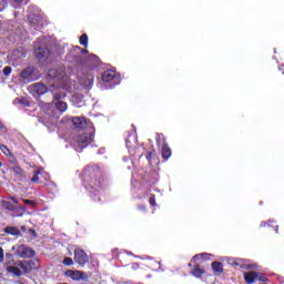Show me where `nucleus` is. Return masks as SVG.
<instances>
[{
	"label": "nucleus",
	"mask_w": 284,
	"mask_h": 284,
	"mask_svg": "<svg viewBox=\"0 0 284 284\" xmlns=\"http://www.w3.org/2000/svg\"><path fill=\"white\" fill-rule=\"evenodd\" d=\"M139 263H133L132 265H131V268L132 270H134V271H136V270H139Z\"/></svg>",
	"instance_id": "nucleus-40"
},
{
	"label": "nucleus",
	"mask_w": 284,
	"mask_h": 284,
	"mask_svg": "<svg viewBox=\"0 0 284 284\" xmlns=\"http://www.w3.org/2000/svg\"><path fill=\"white\" fill-rule=\"evenodd\" d=\"M226 262H227L229 265H234V263H236V258L229 257V258H226Z\"/></svg>",
	"instance_id": "nucleus-37"
},
{
	"label": "nucleus",
	"mask_w": 284,
	"mask_h": 284,
	"mask_svg": "<svg viewBox=\"0 0 284 284\" xmlns=\"http://www.w3.org/2000/svg\"><path fill=\"white\" fill-rule=\"evenodd\" d=\"M63 265H74V261L72 260V257H64V260L62 261Z\"/></svg>",
	"instance_id": "nucleus-31"
},
{
	"label": "nucleus",
	"mask_w": 284,
	"mask_h": 284,
	"mask_svg": "<svg viewBox=\"0 0 284 284\" xmlns=\"http://www.w3.org/2000/svg\"><path fill=\"white\" fill-rule=\"evenodd\" d=\"M101 90H112L121 84V74L114 70H106L101 75Z\"/></svg>",
	"instance_id": "nucleus-4"
},
{
	"label": "nucleus",
	"mask_w": 284,
	"mask_h": 284,
	"mask_svg": "<svg viewBox=\"0 0 284 284\" xmlns=\"http://www.w3.org/2000/svg\"><path fill=\"white\" fill-rule=\"evenodd\" d=\"M12 203H19V201L17 200V197H11Z\"/></svg>",
	"instance_id": "nucleus-46"
},
{
	"label": "nucleus",
	"mask_w": 284,
	"mask_h": 284,
	"mask_svg": "<svg viewBox=\"0 0 284 284\" xmlns=\"http://www.w3.org/2000/svg\"><path fill=\"white\" fill-rule=\"evenodd\" d=\"M149 203L152 207H155L156 205V197H154V195H152L150 199H149Z\"/></svg>",
	"instance_id": "nucleus-35"
},
{
	"label": "nucleus",
	"mask_w": 284,
	"mask_h": 284,
	"mask_svg": "<svg viewBox=\"0 0 284 284\" xmlns=\"http://www.w3.org/2000/svg\"><path fill=\"white\" fill-rule=\"evenodd\" d=\"M210 258V254L207 253H200L193 256L192 261H207Z\"/></svg>",
	"instance_id": "nucleus-24"
},
{
	"label": "nucleus",
	"mask_w": 284,
	"mask_h": 284,
	"mask_svg": "<svg viewBox=\"0 0 284 284\" xmlns=\"http://www.w3.org/2000/svg\"><path fill=\"white\" fill-rule=\"evenodd\" d=\"M244 281L247 284H254V281H260L261 283H267V277L263 273L256 271H250L244 274Z\"/></svg>",
	"instance_id": "nucleus-10"
},
{
	"label": "nucleus",
	"mask_w": 284,
	"mask_h": 284,
	"mask_svg": "<svg viewBox=\"0 0 284 284\" xmlns=\"http://www.w3.org/2000/svg\"><path fill=\"white\" fill-rule=\"evenodd\" d=\"M11 170L16 181H26V171L21 166L14 165Z\"/></svg>",
	"instance_id": "nucleus-18"
},
{
	"label": "nucleus",
	"mask_w": 284,
	"mask_h": 284,
	"mask_svg": "<svg viewBox=\"0 0 284 284\" xmlns=\"http://www.w3.org/2000/svg\"><path fill=\"white\" fill-rule=\"evenodd\" d=\"M8 6V2L6 0H0V12H3Z\"/></svg>",
	"instance_id": "nucleus-34"
},
{
	"label": "nucleus",
	"mask_w": 284,
	"mask_h": 284,
	"mask_svg": "<svg viewBox=\"0 0 284 284\" xmlns=\"http://www.w3.org/2000/svg\"><path fill=\"white\" fill-rule=\"evenodd\" d=\"M1 165H2V164H1V162H0V168H1Z\"/></svg>",
	"instance_id": "nucleus-53"
},
{
	"label": "nucleus",
	"mask_w": 284,
	"mask_h": 284,
	"mask_svg": "<svg viewBox=\"0 0 284 284\" xmlns=\"http://www.w3.org/2000/svg\"><path fill=\"white\" fill-rule=\"evenodd\" d=\"M71 123L75 130H83L88 125V121L83 116L72 118Z\"/></svg>",
	"instance_id": "nucleus-17"
},
{
	"label": "nucleus",
	"mask_w": 284,
	"mask_h": 284,
	"mask_svg": "<svg viewBox=\"0 0 284 284\" xmlns=\"http://www.w3.org/2000/svg\"><path fill=\"white\" fill-rule=\"evenodd\" d=\"M10 265H17V263L14 262V255L12 253H6L3 267H10Z\"/></svg>",
	"instance_id": "nucleus-20"
},
{
	"label": "nucleus",
	"mask_w": 284,
	"mask_h": 284,
	"mask_svg": "<svg viewBox=\"0 0 284 284\" xmlns=\"http://www.w3.org/2000/svg\"><path fill=\"white\" fill-rule=\"evenodd\" d=\"M26 57L27 53L26 51H23V49H16L11 52V61H13V63H16L17 65H19V63H21V61H23Z\"/></svg>",
	"instance_id": "nucleus-16"
},
{
	"label": "nucleus",
	"mask_w": 284,
	"mask_h": 284,
	"mask_svg": "<svg viewBox=\"0 0 284 284\" xmlns=\"http://www.w3.org/2000/svg\"><path fill=\"white\" fill-rule=\"evenodd\" d=\"M2 206L6 209V210H9L12 212V210H14V205H12V203L8 202V201H3L2 202Z\"/></svg>",
	"instance_id": "nucleus-30"
},
{
	"label": "nucleus",
	"mask_w": 284,
	"mask_h": 284,
	"mask_svg": "<svg viewBox=\"0 0 284 284\" xmlns=\"http://www.w3.org/2000/svg\"><path fill=\"white\" fill-rule=\"evenodd\" d=\"M139 210H141V212H145V205H141V206H139Z\"/></svg>",
	"instance_id": "nucleus-44"
},
{
	"label": "nucleus",
	"mask_w": 284,
	"mask_h": 284,
	"mask_svg": "<svg viewBox=\"0 0 284 284\" xmlns=\"http://www.w3.org/2000/svg\"><path fill=\"white\" fill-rule=\"evenodd\" d=\"M128 256H134V254L130 251H124Z\"/></svg>",
	"instance_id": "nucleus-45"
},
{
	"label": "nucleus",
	"mask_w": 284,
	"mask_h": 284,
	"mask_svg": "<svg viewBox=\"0 0 284 284\" xmlns=\"http://www.w3.org/2000/svg\"><path fill=\"white\" fill-rule=\"evenodd\" d=\"M16 34L17 37H19V39H23V37H26V31H22L21 29H17Z\"/></svg>",
	"instance_id": "nucleus-33"
},
{
	"label": "nucleus",
	"mask_w": 284,
	"mask_h": 284,
	"mask_svg": "<svg viewBox=\"0 0 284 284\" xmlns=\"http://www.w3.org/2000/svg\"><path fill=\"white\" fill-rule=\"evenodd\" d=\"M0 68H1V62H0Z\"/></svg>",
	"instance_id": "nucleus-54"
},
{
	"label": "nucleus",
	"mask_w": 284,
	"mask_h": 284,
	"mask_svg": "<svg viewBox=\"0 0 284 284\" xmlns=\"http://www.w3.org/2000/svg\"><path fill=\"white\" fill-rule=\"evenodd\" d=\"M163 141V134H158L156 136V143L159 146H161L162 144V159H164V161H168V159H170V156H172V150L170 149V146H168L165 144V142Z\"/></svg>",
	"instance_id": "nucleus-12"
},
{
	"label": "nucleus",
	"mask_w": 284,
	"mask_h": 284,
	"mask_svg": "<svg viewBox=\"0 0 284 284\" xmlns=\"http://www.w3.org/2000/svg\"><path fill=\"white\" fill-rule=\"evenodd\" d=\"M125 143H126V148H128L129 152L132 154V149H131L132 148V145H131L132 142L130 141V139H126Z\"/></svg>",
	"instance_id": "nucleus-36"
},
{
	"label": "nucleus",
	"mask_w": 284,
	"mask_h": 284,
	"mask_svg": "<svg viewBox=\"0 0 284 284\" xmlns=\"http://www.w3.org/2000/svg\"><path fill=\"white\" fill-rule=\"evenodd\" d=\"M133 139H136V136H135V135H133Z\"/></svg>",
	"instance_id": "nucleus-52"
},
{
	"label": "nucleus",
	"mask_w": 284,
	"mask_h": 284,
	"mask_svg": "<svg viewBox=\"0 0 284 284\" xmlns=\"http://www.w3.org/2000/svg\"><path fill=\"white\" fill-rule=\"evenodd\" d=\"M64 274L68 278H71L72 281H85V278H88L85 273L81 271L68 270Z\"/></svg>",
	"instance_id": "nucleus-15"
},
{
	"label": "nucleus",
	"mask_w": 284,
	"mask_h": 284,
	"mask_svg": "<svg viewBox=\"0 0 284 284\" xmlns=\"http://www.w3.org/2000/svg\"><path fill=\"white\" fill-rule=\"evenodd\" d=\"M33 48L37 59L40 61H47V59H50V49H48V39L45 37H41L33 42Z\"/></svg>",
	"instance_id": "nucleus-6"
},
{
	"label": "nucleus",
	"mask_w": 284,
	"mask_h": 284,
	"mask_svg": "<svg viewBox=\"0 0 284 284\" xmlns=\"http://www.w3.org/2000/svg\"><path fill=\"white\" fill-rule=\"evenodd\" d=\"M212 270L217 275L223 274V263H221V262H213L212 263Z\"/></svg>",
	"instance_id": "nucleus-22"
},
{
	"label": "nucleus",
	"mask_w": 284,
	"mask_h": 284,
	"mask_svg": "<svg viewBox=\"0 0 284 284\" xmlns=\"http://www.w3.org/2000/svg\"><path fill=\"white\" fill-rule=\"evenodd\" d=\"M234 266L235 267H245V266H243V264H241V260H236V258H235Z\"/></svg>",
	"instance_id": "nucleus-39"
},
{
	"label": "nucleus",
	"mask_w": 284,
	"mask_h": 284,
	"mask_svg": "<svg viewBox=\"0 0 284 284\" xmlns=\"http://www.w3.org/2000/svg\"><path fill=\"white\" fill-rule=\"evenodd\" d=\"M12 250L20 258H34V255L37 254L34 250L23 244L13 246Z\"/></svg>",
	"instance_id": "nucleus-8"
},
{
	"label": "nucleus",
	"mask_w": 284,
	"mask_h": 284,
	"mask_svg": "<svg viewBox=\"0 0 284 284\" xmlns=\"http://www.w3.org/2000/svg\"><path fill=\"white\" fill-rule=\"evenodd\" d=\"M70 74H72V70H65V67H55L53 69H50L45 77V81L48 82L49 87H45V84L38 82L32 85V90L33 92H36V94H39L41 97L45 94L48 90H50L51 85H55L57 88H59L57 83H59V81H63V79H68Z\"/></svg>",
	"instance_id": "nucleus-3"
},
{
	"label": "nucleus",
	"mask_w": 284,
	"mask_h": 284,
	"mask_svg": "<svg viewBox=\"0 0 284 284\" xmlns=\"http://www.w3.org/2000/svg\"><path fill=\"white\" fill-rule=\"evenodd\" d=\"M88 50L73 47L65 55V61L71 63L78 73V83L82 90H92L94 87V72L99 68V58L94 54L83 57Z\"/></svg>",
	"instance_id": "nucleus-1"
},
{
	"label": "nucleus",
	"mask_w": 284,
	"mask_h": 284,
	"mask_svg": "<svg viewBox=\"0 0 284 284\" xmlns=\"http://www.w3.org/2000/svg\"><path fill=\"white\" fill-rule=\"evenodd\" d=\"M260 227H273V230H275V232L278 233V225H272V221L262 222L260 224Z\"/></svg>",
	"instance_id": "nucleus-27"
},
{
	"label": "nucleus",
	"mask_w": 284,
	"mask_h": 284,
	"mask_svg": "<svg viewBox=\"0 0 284 284\" xmlns=\"http://www.w3.org/2000/svg\"><path fill=\"white\" fill-rule=\"evenodd\" d=\"M158 272H163V268L159 266Z\"/></svg>",
	"instance_id": "nucleus-49"
},
{
	"label": "nucleus",
	"mask_w": 284,
	"mask_h": 284,
	"mask_svg": "<svg viewBox=\"0 0 284 284\" xmlns=\"http://www.w3.org/2000/svg\"><path fill=\"white\" fill-rule=\"evenodd\" d=\"M3 129V123L0 122V130Z\"/></svg>",
	"instance_id": "nucleus-50"
},
{
	"label": "nucleus",
	"mask_w": 284,
	"mask_h": 284,
	"mask_svg": "<svg viewBox=\"0 0 284 284\" xmlns=\"http://www.w3.org/2000/svg\"><path fill=\"white\" fill-rule=\"evenodd\" d=\"M2 73L4 74V77H10V74H12V67L7 65L3 68Z\"/></svg>",
	"instance_id": "nucleus-29"
},
{
	"label": "nucleus",
	"mask_w": 284,
	"mask_h": 284,
	"mask_svg": "<svg viewBox=\"0 0 284 284\" xmlns=\"http://www.w3.org/2000/svg\"><path fill=\"white\" fill-rule=\"evenodd\" d=\"M26 205H36L34 201L32 200H22Z\"/></svg>",
	"instance_id": "nucleus-38"
},
{
	"label": "nucleus",
	"mask_w": 284,
	"mask_h": 284,
	"mask_svg": "<svg viewBox=\"0 0 284 284\" xmlns=\"http://www.w3.org/2000/svg\"><path fill=\"white\" fill-rule=\"evenodd\" d=\"M44 173L43 169L34 171L33 176L31 178V183H38L39 176H41Z\"/></svg>",
	"instance_id": "nucleus-23"
},
{
	"label": "nucleus",
	"mask_w": 284,
	"mask_h": 284,
	"mask_svg": "<svg viewBox=\"0 0 284 284\" xmlns=\"http://www.w3.org/2000/svg\"><path fill=\"white\" fill-rule=\"evenodd\" d=\"M4 270H7L8 274L11 276L17 277L23 276V274H28V266L22 262H19L16 265L7 266Z\"/></svg>",
	"instance_id": "nucleus-9"
},
{
	"label": "nucleus",
	"mask_w": 284,
	"mask_h": 284,
	"mask_svg": "<svg viewBox=\"0 0 284 284\" xmlns=\"http://www.w3.org/2000/svg\"><path fill=\"white\" fill-rule=\"evenodd\" d=\"M193 276H195V278H201L203 276V270H201V267H199V265L194 266V270L192 271Z\"/></svg>",
	"instance_id": "nucleus-26"
},
{
	"label": "nucleus",
	"mask_w": 284,
	"mask_h": 284,
	"mask_svg": "<svg viewBox=\"0 0 284 284\" xmlns=\"http://www.w3.org/2000/svg\"><path fill=\"white\" fill-rule=\"evenodd\" d=\"M29 23L33 30H41L43 28V18L37 13H30L28 16Z\"/></svg>",
	"instance_id": "nucleus-11"
},
{
	"label": "nucleus",
	"mask_w": 284,
	"mask_h": 284,
	"mask_svg": "<svg viewBox=\"0 0 284 284\" xmlns=\"http://www.w3.org/2000/svg\"><path fill=\"white\" fill-rule=\"evenodd\" d=\"M20 77L23 79V81H27V83L37 81V75L34 74V68L32 67H28L27 69L22 70L20 73Z\"/></svg>",
	"instance_id": "nucleus-14"
},
{
	"label": "nucleus",
	"mask_w": 284,
	"mask_h": 284,
	"mask_svg": "<svg viewBox=\"0 0 284 284\" xmlns=\"http://www.w3.org/2000/svg\"><path fill=\"white\" fill-rule=\"evenodd\" d=\"M6 261V253L3 251V247L0 246V265L4 263Z\"/></svg>",
	"instance_id": "nucleus-32"
},
{
	"label": "nucleus",
	"mask_w": 284,
	"mask_h": 284,
	"mask_svg": "<svg viewBox=\"0 0 284 284\" xmlns=\"http://www.w3.org/2000/svg\"><path fill=\"white\" fill-rule=\"evenodd\" d=\"M138 258H142V260H145V258H146V261H152V257H150V256H148V255H145V256H138Z\"/></svg>",
	"instance_id": "nucleus-41"
},
{
	"label": "nucleus",
	"mask_w": 284,
	"mask_h": 284,
	"mask_svg": "<svg viewBox=\"0 0 284 284\" xmlns=\"http://www.w3.org/2000/svg\"><path fill=\"white\" fill-rule=\"evenodd\" d=\"M91 141H94V133L85 132L82 134H78L73 138L71 145L75 152H81L84 148H88Z\"/></svg>",
	"instance_id": "nucleus-7"
},
{
	"label": "nucleus",
	"mask_w": 284,
	"mask_h": 284,
	"mask_svg": "<svg viewBox=\"0 0 284 284\" xmlns=\"http://www.w3.org/2000/svg\"><path fill=\"white\" fill-rule=\"evenodd\" d=\"M74 261L75 263H78V265L83 266L85 265V263H88V261H90V257H88V254L85 253V251L81 248H75Z\"/></svg>",
	"instance_id": "nucleus-13"
},
{
	"label": "nucleus",
	"mask_w": 284,
	"mask_h": 284,
	"mask_svg": "<svg viewBox=\"0 0 284 284\" xmlns=\"http://www.w3.org/2000/svg\"><path fill=\"white\" fill-rule=\"evenodd\" d=\"M82 183L92 201L95 203H103L105 201V186H103L99 165H89L84 169L82 172Z\"/></svg>",
	"instance_id": "nucleus-2"
},
{
	"label": "nucleus",
	"mask_w": 284,
	"mask_h": 284,
	"mask_svg": "<svg viewBox=\"0 0 284 284\" xmlns=\"http://www.w3.org/2000/svg\"><path fill=\"white\" fill-rule=\"evenodd\" d=\"M152 158V153H150L146 159L150 160Z\"/></svg>",
	"instance_id": "nucleus-48"
},
{
	"label": "nucleus",
	"mask_w": 284,
	"mask_h": 284,
	"mask_svg": "<svg viewBox=\"0 0 284 284\" xmlns=\"http://www.w3.org/2000/svg\"><path fill=\"white\" fill-rule=\"evenodd\" d=\"M0 151L2 152V154H4V156H9V158L13 156L10 149H8V146L4 144H0Z\"/></svg>",
	"instance_id": "nucleus-25"
},
{
	"label": "nucleus",
	"mask_w": 284,
	"mask_h": 284,
	"mask_svg": "<svg viewBox=\"0 0 284 284\" xmlns=\"http://www.w3.org/2000/svg\"><path fill=\"white\" fill-rule=\"evenodd\" d=\"M49 92H52L53 94V103L55 109L63 113L68 110V103H65V101H63V99H65L67 94L63 90H61L60 87H57L54 84H51L49 87Z\"/></svg>",
	"instance_id": "nucleus-5"
},
{
	"label": "nucleus",
	"mask_w": 284,
	"mask_h": 284,
	"mask_svg": "<svg viewBox=\"0 0 284 284\" xmlns=\"http://www.w3.org/2000/svg\"><path fill=\"white\" fill-rule=\"evenodd\" d=\"M21 210L26 211V207H24V206H21Z\"/></svg>",
	"instance_id": "nucleus-51"
},
{
	"label": "nucleus",
	"mask_w": 284,
	"mask_h": 284,
	"mask_svg": "<svg viewBox=\"0 0 284 284\" xmlns=\"http://www.w3.org/2000/svg\"><path fill=\"white\" fill-rule=\"evenodd\" d=\"M283 68H284V65L281 64V65L278 67V70H280V71H283Z\"/></svg>",
	"instance_id": "nucleus-47"
},
{
	"label": "nucleus",
	"mask_w": 284,
	"mask_h": 284,
	"mask_svg": "<svg viewBox=\"0 0 284 284\" xmlns=\"http://www.w3.org/2000/svg\"><path fill=\"white\" fill-rule=\"evenodd\" d=\"M80 45H84V48H88V34L83 33L80 37Z\"/></svg>",
	"instance_id": "nucleus-28"
},
{
	"label": "nucleus",
	"mask_w": 284,
	"mask_h": 284,
	"mask_svg": "<svg viewBox=\"0 0 284 284\" xmlns=\"http://www.w3.org/2000/svg\"><path fill=\"white\" fill-rule=\"evenodd\" d=\"M6 234H10V236H21V231L14 226H8L4 229Z\"/></svg>",
	"instance_id": "nucleus-21"
},
{
	"label": "nucleus",
	"mask_w": 284,
	"mask_h": 284,
	"mask_svg": "<svg viewBox=\"0 0 284 284\" xmlns=\"http://www.w3.org/2000/svg\"><path fill=\"white\" fill-rule=\"evenodd\" d=\"M71 103L75 108H83V105H85V101L83 100V94H80V93L73 94L71 98Z\"/></svg>",
	"instance_id": "nucleus-19"
},
{
	"label": "nucleus",
	"mask_w": 284,
	"mask_h": 284,
	"mask_svg": "<svg viewBox=\"0 0 284 284\" xmlns=\"http://www.w3.org/2000/svg\"><path fill=\"white\" fill-rule=\"evenodd\" d=\"M98 154H105V149H100V150L98 151Z\"/></svg>",
	"instance_id": "nucleus-42"
},
{
	"label": "nucleus",
	"mask_w": 284,
	"mask_h": 284,
	"mask_svg": "<svg viewBox=\"0 0 284 284\" xmlns=\"http://www.w3.org/2000/svg\"><path fill=\"white\" fill-rule=\"evenodd\" d=\"M12 3H23V0H11Z\"/></svg>",
	"instance_id": "nucleus-43"
}]
</instances>
